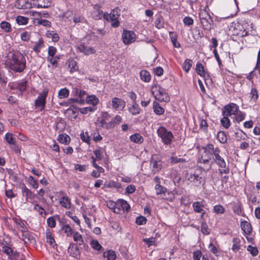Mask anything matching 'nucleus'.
<instances>
[{
  "label": "nucleus",
  "instance_id": "5fc2aeb1",
  "mask_svg": "<svg viewBox=\"0 0 260 260\" xmlns=\"http://www.w3.org/2000/svg\"><path fill=\"white\" fill-rule=\"evenodd\" d=\"M5 139L8 144L11 145L15 144V139L11 133H7L5 135Z\"/></svg>",
  "mask_w": 260,
  "mask_h": 260
},
{
  "label": "nucleus",
  "instance_id": "4d7b16f0",
  "mask_svg": "<svg viewBox=\"0 0 260 260\" xmlns=\"http://www.w3.org/2000/svg\"><path fill=\"white\" fill-rule=\"evenodd\" d=\"M15 222L17 225V228L19 229L21 233L23 231H25L27 229L24 223L20 219H16Z\"/></svg>",
  "mask_w": 260,
  "mask_h": 260
},
{
  "label": "nucleus",
  "instance_id": "37998d69",
  "mask_svg": "<svg viewBox=\"0 0 260 260\" xmlns=\"http://www.w3.org/2000/svg\"><path fill=\"white\" fill-rule=\"evenodd\" d=\"M234 116L235 117L234 120L238 123H239L245 119V114L241 111H239Z\"/></svg>",
  "mask_w": 260,
  "mask_h": 260
},
{
  "label": "nucleus",
  "instance_id": "a18cd8bd",
  "mask_svg": "<svg viewBox=\"0 0 260 260\" xmlns=\"http://www.w3.org/2000/svg\"><path fill=\"white\" fill-rule=\"evenodd\" d=\"M69 90L66 88H62L59 90L58 97L59 99H63L68 97L69 95Z\"/></svg>",
  "mask_w": 260,
  "mask_h": 260
},
{
  "label": "nucleus",
  "instance_id": "b1692460",
  "mask_svg": "<svg viewBox=\"0 0 260 260\" xmlns=\"http://www.w3.org/2000/svg\"><path fill=\"white\" fill-rule=\"evenodd\" d=\"M74 13L72 11H67L64 12L60 17L66 22H71L73 18Z\"/></svg>",
  "mask_w": 260,
  "mask_h": 260
},
{
  "label": "nucleus",
  "instance_id": "c85d7f7f",
  "mask_svg": "<svg viewBox=\"0 0 260 260\" xmlns=\"http://www.w3.org/2000/svg\"><path fill=\"white\" fill-rule=\"evenodd\" d=\"M234 136L238 141L246 140L248 138L247 135L242 130L235 132Z\"/></svg>",
  "mask_w": 260,
  "mask_h": 260
},
{
  "label": "nucleus",
  "instance_id": "49530a36",
  "mask_svg": "<svg viewBox=\"0 0 260 260\" xmlns=\"http://www.w3.org/2000/svg\"><path fill=\"white\" fill-rule=\"evenodd\" d=\"M1 28L6 32L11 31V25L10 23L6 21H3L0 24Z\"/></svg>",
  "mask_w": 260,
  "mask_h": 260
},
{
  "label": "nucleus",
  "instance_id": "dca6fc26",
  "mask_svg": "<svg viewBox=\"0 0 260 260\" xmlns=\"http://www.w3.org/2000/svg\"><path fill=\"white\" fill-rule=\"evenodd\" d=\"M23 240L24 241L25 244L29 243H35L36 242V240L34 238L33 235L29 233V232L27 231V230H25V231H23L22 232Z\"/></svg>",
  "mask_w": 260,
  "mask_h": 260
},
{
  "label": "nucleus",
  "instance_id": "79ce46f5",
  "mask_svg": "<svg viewBox=\"0 0 260 260\" xmlns=\"http://www.w3.org/2000/svg\"><path fill=\"white\" fill-rule=\"evenodd\" d=\"M228 116L223 115V118L220 120L221 124L225 128H228L231 125L230 120Z\"/></svg>",
  "mask_w": 260,
  "mask_h": 260
},
{
  "label": "nucleus",
  "instance_id": "680f3d73",
  "mask_svg": "<svg viewBox=\"0 0 260 260\" xmlns=\"http://www.w3.org/2000/svg\"><path fill=\"white\" fill-rule=\"evenodd\" d=\"M62 229L64 231V232L67 234V236H70L72 234H73L72 228L68 224L63 225Z\"/></svg>",
  "mask_w": 260,
  "mask_h": 260
},
{
  "label": "nucleus",
  "instance_id": "f257e3e1",
  "mask_svg": "<svg viewBox=\"0 0 260 260\" xmlns=\"http://www.w3.org/2000/svg\"><path fill=\"white\" fill-rule=\"evenodd\" d=\"M25 57L18 51L10 53L6 62V67L16 72L23 71L25 68Z\"/></svg>",
  "mask_w": 260,
  "mask_h": 260
},
{
  "label": "nucleus",
  "instance_id": "052dcab7",
  "mask_svg": "<svg viewBox=\"0 0 260 260\" xmlns=\"http://www.w3.org/2000/svg\"><path fill=\"white\" fill-rule=\"evenodd\" d=\"M247 250L250 252V254L253 256H255L258 254V251L256 247H253L251 245H249L247 247Z\"/></svg>",
  "mask_w": 260,
  "mask_h": 260
},
{
  "label": "nucleus",
  "instance_id": "a878e982",
  "mask_svg": "<svg viewBox=\"0 0 260 260\" xmlns=\"http://www.w3.org/2000/svg\"><path fill=\"white\" fill-rule=\"evenodd\" d=\"M130 140L137 144H141L144 141L143 137L138 133H136L131 135L129 137Z\"/></svg>",
  "mask_w": 260,
  "mask_h": 260
},
{
  "label": "nucleus",
  "instance_id": "c756f323",
  "mask_svg": "<svg viewBox=\"0 0 260 260\" xmlns=\"http://www.w3.org/2000/svg\"><path fill=\"white\" fill-rule=\"evenodd\" d=\"M216 138L218 141L222 144H225L227 142L228 139L226 135L223 131H219L217 133Z\"/></svg>",
  "mask_w": 260,
  "mask_h": 260
},
{
  "label": "nucleus",
  "instance_id": "8fccbe9b",
  "mask_svg": "<svg viewBox=\"0 0 260 260\" xmlns=\"http://www.w3.org/2000/svg\"><path fill=\"white\" fill-rule=\"evenodd\" d=\"M233 247L232 249L234 251H237L240 249V240L238 238H235L233 240Z\"/></svg>",
  "mask_w": 260,
  "mask_h": 260
},
{
  "label": "nucleus",
  "instance_id": "6ab92c4d",
  "mask_svg": "<svg viewBox=\"0 0 260 260\" xmlns=\"http://www.w3.org/2000/svg\"><path fill=\"white\" fill-rule=\"evenodd\" d=\"M31 4L27 0H18L15 6L19 9H25L31 8Z\"/></svg>",
  "mask_w": 260,
  "mask_h": 260
},
{
  "label": "nucleus",
  "instance_id": "f03ea898",
  "mask_svg": "<svg viewBox=\"0 0 260 260\" xmlns=\"http://www.w3.org/2000/svg\"><path fill=\"white\" fill-rule=\"evenodd\" d=\"M151 92L156 100L162 102L167 103L170 101V98L166 90L159 85L153 86Z\"/></svg>",
  "mask_w": 260,
  "mask_h": 260
},
{
  "label": "nucleus",
  "instance_id": "0eeeda50",
  "mask_svg": "<svg viewBox=\"0 0 260 260\" xmlns=\"http://www.w3.org/2000/svg\"><path fill=\"white\" fill-rule=\"evenodd\" d=\"M121 37L123 43L126 45H128L136 41V34L132 30L124 29Z\"/></svg>",
  "mask_w": 260,
  "mask_h": 260
},
{
  "label": "nucleus",
  "instance_id": "2eb2a0df",
  "mask_svg": "<svg viewBox=\"0 0 260 260\" xmlns=\"http://www.w3.org/2000/svg\"><path fill=\"white\" fill-rule=\"evenodd\" d=\"M156 155H153L150 160V166H152V172L155 174L159 172L162 168L161 164L155 159Z\"/></svg>",
  "mask_w": 260,
  "mask_h": 260
},
{
  "label": "nucleus",
  "instance_id": "a19ab883",
  "mask_svg": "<svg viewBox=\"0 0 260 260\" xmlns=\"http://www.w3.org/2000/svg\"><path fill=\"white\" fill-rule=\"evenodd\" d=\"M68 68L70 69L71 72H74L78 69L76 61L73 59L68 60Z\"/></svg>",
  "mask_w": 260,
  "mask_h": 260
},
{
  "label": "nucleus",
  "instance_id": "1a4fd4ad",
  "mask_svg": "<svg viewBox=\"0 0 260 260\" xmlns=\"http://www.w3.org/2000/svg\"><path fill=\"white\" fill-rule=\"evenodd\" d=\"M109 104L112 106L115 110L121 111L125 106V102L121 99L114 98Z\"/></svg>",
  "mask_w": 260,
  "mask_h": 260
},
{
  "label": "nucleus",
  "instance_id": "bb28decb",
  "mask_svg": "<svg viewBox=\"0 0 260 260\" xmlns=\"http://www.w3.org/2000/svg\"><path fill=\"white\" fill-rule=\"evenodd\" d=\"M45 47L44 41L42 38L39 39V41L36 42L35 45L33 47V50L38 53L40 52L42 49Z\"/></svg>",
  "mask_w": 260,
  "mask_h": 260
},
{
  "label": "nucleus",
  "instance_id": "423d86ee",
  "mask_svg": "<svg viewBox=\"0 0 260 260\" xmlns=\"http://www.w3.org/2000/svg\"><path fill=\"white\" fill-rule=\"evenodd\" d=\"M201 23L205 29H210L212 20L210 15L205 10H202L199 14Z\"/></svg>",
  "mask_w": 260,
  "mask_h": 260
},
{
  "label": "nucleus",
  "instance_id": "aec40b11",
  "mask_svg": "<svg viewBox=\"0 0 260 260\" xmlns=\"http://www.w3.org/2000/svg\"><path fill=\"white\" fill-rule=\"evenodd\" d=\"M33 4L37 8H47L50 6L51 2L49 0H33Z\"/></svg>",
  "mask_w": 260,
  "mask_h": 260
},
{
  "label": "nucleus",
  "instance_id": "a211bd4d",
  "mask_svg": "<svg viewBox=\"0 0 260 260\" xmlns=\"http://www.w3.org/2000/svg\"><path fill=\"white\" fill-rule=\"evenodd\" d=\"M68 252L70 255L77 257L80 255V251L77 246L75 243H70V246L68 248Z\"/></svg>",
  "mask_w": 260,
  "mask_h": 260
},
{
  "label": "nucleus",
  "instance_id": "864d4df0",
  "mask_svg": "<svg viewBox=\"0 0 260 260\" xmlns=\"http://www.w3.org/2000/svg\"><path fill=\"white\" fill-rule=\"evenodd\" d=\"M16 21L19 25H24L27 23L28 18L24 16H18L16 17Z\"/></svg>",
  "mask_w": 260,
  "mask_h": 260
},
{
  "label": "nucleus",
  "instance_id": "393cba45",
  "mask_svg": "<svg viewBox=\"0 0 260 260\" xmlns=\"http://www.w3.org/2000/svg\"><path fill=\"white\" fill-rule=\"evenodd\" d=\"M196 71L197 73L201 77L206 78V76H209L205 70L204 68L201 63L198 62L197 63L196 67Z\"/></svg>",
  "mask_w": 260,
  "mask_h": 260
},
{
  "label": "nucleus",
  "instance_id": "412c9836",
  "mask_svg": "<svg viewBox=\"0 0 260 260\" xmlns=\"http://www.w3.org/2000/svg\"><path fill=\"white\" fill-rule=\"evenodd\" d=\"M22 192L23 195L25 197V200L28 201V199L32 200L34 199L35 194L25 185L22 187Z\"/></svg>",
  "mask_w": 260,
  "mask_h": 260
},
{
  "label": "nucleus",
  "instance_id": "7ed1b4c3",
  "mask_svg": "<svg viewBox=\"0 0 260 260\" xmlns=\"http://www.w3.org/2000/svg\"><path fill=\"white\" fill-rule=\"evenodd\" d=\"M157 134L165 145H169L171 144L174 138V136L170 131L161 126L157 129Z\"/></svg>",
  "mask_w": 260,
  "mask_h": 260
},
{
  "label": "nucleus",
  "instance_id": "58836bf2",
  "mask_svg": "<svg viewBox=\"0 0 260 260\" xmlns=\"http://www.w3.org/2000/svg\"><path fill=\"white\" fill-rule=\"evenodd\" d=\"M140 107L136 102H133L132 106L129 108V111L133 115H137L140 113Z\"/></svg>",
  "mask_w": 260,
  "mask_h": 260
},
{
  "label": "nucleus",
  "instance_id": "774afa93",
  "mask_svg": "<svg viewBox=\"0 0 260 260\" xmlns=\"http://www.w3.org/2000/svg\"><path fill=\"white\" fill-rule=\"evenodd\" d=\"M16 88L20 91L25 90L26 88V82L25 81H22L21 82L18 83L16 85Z\"/></svg>",
  "mask_w": 260,
  "mask_h": 260
},
{
  "label": "nucleus",
  "instance_id": "13d9d810",
  "mask_svg": "<svg viewBox=\"0 0 260 260\" xmlns=\"http://www.w3.org/2000/svg\"><path fill=\"white\" fill-rule=\"evenodd\" d=\"M155 189L156 190V193L157 195L164 193L167 190V189L166 188H165L159 184H157L155 185Z\"/></svg>",
  "mask_w": 260,
  "mask_h": 260
},
{
  "label": "nucleus",
  "instance_id": "9b49d317",
  "mask_svg": "<svg viewBox=\"0 0 260 260\" xmlns=\"http://www.w3.org/2000/svg\"><path fill=\"white\" fill-rule=\"evenodd\" d=\"M120 15L117 9L113 10L110 15V19L111 22V26L113 27H117L119 25V17Z\"/></svg>",
  "mask_w": 260,
  "mask_h": 260
},
{
  "label": "nucleus",
  "instance_id": "e2e57ef3",
  "mask_svg": "<svg viewBox=\"0 0 260 260\" xmlns=\"http://www.w3.org/2000/svg\"><path fill=\"white\" fill-rule=\"evenodd\" d=\"M28 182L32 188L37 189L39 185L38 182L32 176H30L29 177Z\"/></svg>",
  "mask_w": 260,
  "mask_h": 260
},
{
  "label": "nucleus",
  "instance_id": "6e6d98bb",
  "mask_svg": "<svg viewBox=\"0 0 260 260\" xmlns=\"http://www.w3.org/2000/svg\"><path fill=\"white\" fill-rule=\"evenodd\" d=\"M201 232L203 234L208 235L210 234V230L207 223L204 221L201 222Z\"/></svg>",
  "mask_w": 260,
  "mask_h": 260
},
{
  "label": "nucleus",
  "instance_id": "20e7f679",
  "mask_svg": "<svg viewBox=\"0 0 260 260\" xmlns=\"http://www.w3.org/2000/svg\"><path fill=\"white\" fill-rule=\"evenodd\" d=\"M220 152V150L219 149H215V156L213 157V159L219 167L223 168V169H219V172L220 174H229L230 172V169L226 166L224 159L219 155Z\"/></svg>",
  "mask_w": 260,
  "mask_h": 260
},
{
  "label": "nucleus",
  "instance_id": "9d476101",
  "mask_svg": "<svg viewBox=\"0 0 260 260\" xmlns=\"http://www.w3.org/2000/svg\"><path fill=\"white\" fill-rule=\"evenodd\" d=\"M219 149L218 147H214L212 144L206 145L204 148V152L202 155H205L206 157L211 159L215 156V149Z\"/></svg>",
  "mask_w": 260,
  "mask_h": 260
},
{
  "label": "nucleus",
  "instance_id": "c03bdc74",
  "mask_svg": "<svg viewBox=\"0 0 260 260\" xmlns=\"http://www.w3.org/2000/svg\"><path fill=\"white\" fill-rule=\"evenodd\" d=\"M96 107H87L79 109V111L82 114H87L88 112H93L96 110Z\"/></svg>",
  "mask_w": 260,
  "mask_h": 260
},
{
  "label": "nucleus",
  "instance_id": "603ef678",
  "mask_svg": "<svg viewBox=\"0 0 260 260\" xmlns=\"http://www.w3.org/2000/svg\"><path fill=\"white\" fill-rule=\"evenodd\" d=\"M0 245L2 246L3 251L8 255H11L13 253V250L9 246H6L3 242H0Z\"/></svg>",
  "mask_w": 260,
  "mask_h": 260
},
{
  "label": "nucleus",
  "instance_id": "f704fd0d",
  "mask_svg": "<svg viewBox=\"0 0 260 260\" xmlns=\"http://www.w3.org/2000/svg\"><path fill=\"white\" fill-rule=\"evenodd\" d=\"M58 140L62 144H68L70 142V137L66 134H60L58 136Z\"/></svg>",
  "mask_w": 260,
  "mask_h": 260
},
{
  "label": "nucleus",
  "instance_id": "cd10ccee",
  "mask_svg": "<svg viewBox=\"0 0 260 260\" xmlns=\"http://www.w3.org/2000/svg\"><path fill=\"white\" fill-rule=\"evenodd\" d=\"M199 125L200 129L204 133H207L208 132V124L207 120L204 119L202 117H199Z\"/></svg>",
  "mask_w": 260,
  "mask_h": 260
},
{
  "label": "nucleus",
  "instance_id": "ddd939ff",
  "mask_svg": "<svg viewBox=\"0 0 260 260\" xmlns=\"http://www.w3.org/2000/svg\"><path fill=\"white\" fill-rule=\"evenodd\" d=\"M60 193L62 195L59 199V204L60 206L66 209H70L72 205L71 199L62 191H60Z\"/></svg>",
  "mask_w": 260,
  "mask_h": 260
},
{
  "label": "nucleus",
  "instance_id": "69168bd1",
  "mask_svg": "<svg viewBox=\"0 0 260 260\" xmlns=\"http://www.w3.org/2000/svg\"><path fill=\"white\" fill-rule=\"evenodd\" d=\"M99 124L100 127L106 128L107 129H109L112 127L111 126L110 122L107 123L105 119H102L100 120Z\"/></svg>",
  "mask_w": 260,
  "mask_h": 260
},
{
  "label": "nucleus",
  "instance_id": "7c9ffc66",
  "mask_svg": "<svg viewBox=\"0 0 260 260\" xmlns=\"http://www.w3.org/2000/svg\"><path fill=\"white\" fill-rule=\"evenodd\" d=\"M66 126V123L64 120L60 119L58 122H57L55 126L56 131L58 132H63Z\"/></svg>",
  "mask_w": 260,
  "mask_h": 260
},
{
  "label": "nucleus",
  "instance_id": "bf43d9fd",
  "mask_svg": "<svg viewBox=\"0 0 260 260\" xmlns=\"http://www.w3.org/2000/svg\"><path fill=\"white\" fill-rule=\"evenodd\" d=\"M90 245L92 248L96 250H100L102 248V246L96 240H92L90 242Z\"/></svg>",
  "mask_w": 260,
  "mask_h": 260
},
{
  "label": "nucleus",
  "instance_id": "338daca9",
  "mask_svg": "<svg viewBox=\"0 0 260 260\" xmlns=\"http://www.w3.org/2000/svg\"><path fill=\"white\" fill-rule=\"evenodd\" d=\"M57 49L55 47L50 46L48 49V56L50 57H53L55 53H56Z\"/></svg>",
  "mask_w": 260,
  "mask_h": 260
},
{
  "label": "nucleus",
  "instance_id": "de8ad7c7",
  "mask_svg": "<svg viewBox=\"0 0 260 260\" xmlns=\"http://www.w3.org/2000/svg\"><path fill=\"white\" fill-rule=\"evenodd\" d=\"M251 101L255 102L258 98L257 90L255 88H252L251 89L250 95Z\"/></svg>",
  "mask_w": 260,
  "mask_h": 260
},
{
  "label": "nucleus",
  "instance_id": "2f4dec72",
  "mask_svg": "<svg viewBox=\"0 0 260 260\" xmlns=\"http://www.w3.org/2000/svg\"><path fill=\"white\" fill-rule=\"evenodd\" d=\"M204 206L201 202H194L192 204V207L194 212L200 213L203 211Z\"/></svg>",
  "mask_w": 260,
  "mask_h": 260
},
{
  "label": "nucleus",
  "instance_id": "c9c22d12",
  "mask_svg": "<svg viewBox=\"0 0 260 260\" xmlns=\"http://www.w3.org/2000/svg\"><path fill=\"white\" fill-rule=\"evenodd\" d=\"M104 257H107V260H115L116 255L113 250H108L104 252Z\"/></svg>",
  "mask_w": 260,
  "mask_h": 260
},
{
  "label": "nucleus",
  "instance_id": "f3484780",
  "mask_svg": "<svg viewBox=\"0 0 260 260\" xmlns=\"http://www.w3.org/2000/svg\"><path fill=\"white\" fill-rule=\"evenodd\" d=\"M117 207L119 210V214L121 211H128L130 210V206L126 201L123 200H120L117 202Z\"/></svg>",
  "mask_w": 260,
  "mask_h": 260
},
{
  "label": "nucleus",
  "instance_id": "6e6552de",
  "mask_svg": "<svg viewBox=\"0 0 260 260\" xmlns=\"http://www.w3.org/2000/svg\"><path fill=\"white\" fill-rule=\"evenodd\" d=\"M239 111V107L234 103H231L224 106L222 110V115L231 116L235 115Z\"/></svg>",
  "mask_w": 260,
  "mask_h": 260
},
{
  "label": "nucleus",
  "instance_id": "5701e85b",
  "mask_svg": "<svg viewBox=\"0 0 260 260\" xmlns=\"http://www.w3.org/2000/svg\"><path fill=\"white\" fill-rule=\"evenodd\" d=\"M241 227L243 232L249 235L252 231V227L250 223L247 221H243L241 222Z\"/></svg>",
  "mask_w": 260,
  "mask_h": 260
},
{
  "label": "nucleus",
  "instance_id": "09e8293b",
  "mask_svg": "<svg viewBox=\"0 0 260 260\" xmlns=\"http://www.w3.org/2000/svg\"><path fill=\"white\" fill-rule=\"evenodd\" d=\"M77 94L79 99V104L81 105L84 104L85 103L84 97L86 95V92L83 90H78L77 91Z\"/></svg>",
  "mask_w": 260,
  "mask_h": 260
},
{
  "label": "nucleus",
  "instance_id": "4c0bfd02",
  "mask_svg": "<svg viewBox=\"0 0 260 260\" xmlns=\"http://www.w3.org/2000/svg\"><path fill=\"white\" fill-rule=\"evenodd\" d=\"M192 64V60L190 59H186L183 63L182 68L187 73L190 70Z\"/></svg>",
  "mask_w": 260,
  "mask_h": 260
},
{
  "label": "nucleus",
  "instance_id": "0e129e2a",
  "mask_svg": "<svg viewBox=\"0 0 260 260\" xmlns=\"http://www.w3.org/2000/svg\"><path fill=\"white\" fill-rule=\"evenodd\" d=\"M66 215L71 218L73 221L76 222L78 225L80 224V220L78 219V218L75 216L74 215L73 213L71 211H67L66 212Z\"/></svg>",
  "mask_w": 260,
  "mask_h": 260
},
{
  "label": "nucleus",
  "instance_id": "473e14b6",
  "mask_svg": "<svg viewBox=\"0 0 260 260\" xmlns=\"http://www.w3.org/2000/svg\"><path fill=\"white\" fill-rule=\"evenodd\" d=\"M74 241L77 243L78 245H82L84 243V240L82 235L77 232L73 233Z\"/></svg>",
  "mask_w": 260,
  "mask_h": 260
},
{
  "label": "nucleus",
  "instance_id": "3c124183",
  "mask_svg": "<svg viewBox=\"0 0 260 260\" xmlns=\"http://www.w3.org/2000/svg\"><path fill=\"white\" fill-rule=\"evenodd\" d=\"M225 211V208L220 204L216 205L213 207V211L217 214H223Z\"/></svg>",
  "mask_w": 260,
  "mask_h": 260
},
{
  "label": "nucleus",
  "instance_id": "f8f14e48",
  "mask_svg": "<svg viewBox=\"0 0 260 260\" xmlns=\"http://www.w3.org/2000/svg\"><path fill=\"white\" fill-rule=\"evenodd\" d=\"M187 180L190 182L194 183L196 186H199L200 184L205 183V179L204 177L196 174L188 175Z\"/></svg>",
  "mask_w": 260,
  "mask_h": 260
},
{
  "label": "nucleus",
  "instance_id": "e433bc0d",
  "mask_svg": "<svg viewBox=\"0 0 260 260\" xmlns=\"http://www.w3.org/2000/svg\"><path fill=\"white\" fill-rule=\"evenodd\" d=\"M153 109L154 113L158 115H162L165 112L164 109L155 102L153 103Z\"/></svg>",
  "mask_w": 260,
  "mask_h": 260
},
{
  "label": "nucleus",
  "instance_id": "72a5a7b5",
  "mask_svg": "<svg viewBox=\"0 0 260 260\" xmlns=\"http://www.w3.org/2000/svg\"><path fill=\"white\" fill-rule=\"evenodd\" d=\"M141 79L144 82H148L150 80L151 76L149 72L142 70L140 73Z\"/></svg>",
  "mask_w": 260,
  "mask_h": 260
},
{
  "label": "nucleus",
  "instance_id": "4468645a",
  "mask_svg": "<svg viewBox=\"0 0 260 260\" xmlns=\"http://www.w3.org/2000/svg\"><path fill=\"white\" fill-rule=\"evenodd\" d=\"M77 49L80 52L84 53L85 55H88L95 53V50L91 47L86 46L85 44H80L77 47Z\"/></svg>",
  "mask_w": 260,
  "mask_h": 260
},
{
  "label": "nucleus",
  "instance_id": "ea45409f",
  "mask_svg": "<svg viewBox=\"0 0 260 260\" xmlns=\"http://www.w3.org/2000/svg\"><path fill=\"white\" fill-rule=\"evenodd\" d=\"M117 202L115 203L112 201H110L107 203V206L109 209H111L114 213L119 214V210L117 208Z\"/></svg>",
  "mask_w": 260,
  "mask_h": 260
},
{
  "label": "nucleus",
  "instance_id": "39448f33",
  "mask_svg": "<svg viewBox=\"0 0 260 260\" xmlns=\"http://www.w3.org/2000/svg\"><path fill=\"white\" fill-rule=\"evenodd\" d=\"M48 90L44 89L41 93H40L37 99L35 100V105L36 109L38 111H42L44 110L45 104L46 99L48 95Z\"/></svg>",
  "mask_w": 260,
  "mask_h": 260
},
{
  "label": "nucleus",
  "instance_id": "4be33fe9",
  "mask_svg": "<svg viewBox=\"0 0 260 260\" xmlns=\"http://www.w3.org/2000/svg\"><path fill=\"white\" fill-rule=\"evenodd\" d=\"M85 102L87 104L91 105V107H96L99 102V100L94 95H87Z\"/></svg>",
  "mask_w": 260,
  "mask_h": 260
}]
</instances>
